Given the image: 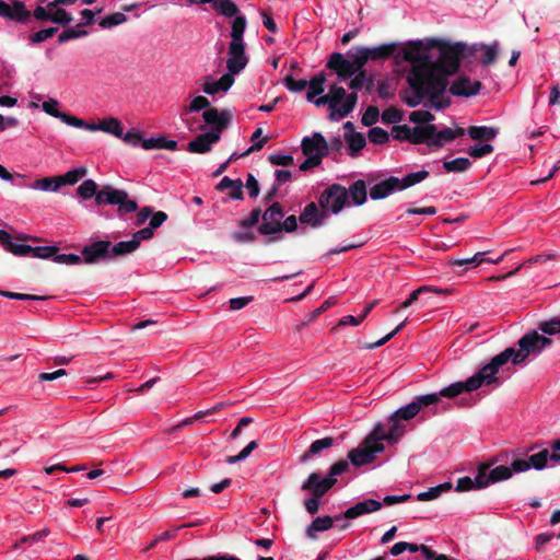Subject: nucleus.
<instances>
[{"label": "nucleus", "instance_id": "0eeeda50", "mask_svg": "<svg viewBox=\"0 0 560 560\" xmlns=\"http://www.w3.org/2000/svg\"><path fill=\"white\" fill-rule=\"evenodd\" d=\"M348 468V462L339 460L335 463L326 477H322L317 472H312L307 480L303 483V490H312L316 497H323L336 483V476L341 475Z\"/></svg>", "mask_w": 560, "mask_h": 560}, {"label": "nucleus", "instance_id": "1a4fd4ad", "mask_svg": "<svg viewBox=\"0 0 560 560\" xmlns=\"http://www.w3.org/2000/svg\"><path fill=\"white\" fill-rule=\"evenodd\" d=\"M518 349L509 347L504 349L508 353V358L513 365H520L526 361L529 355H539L541 353L539 343L537 340V330H529L517 341Z\"/></svg>", "mask_w": 560, "mask_h": 560}, {"label": "nucleus", "instance_id": "f8f14e48", "mask_svg": "<svg viewBox=\"0 0 560 560\" xmlns=\"http://www.w3.org/2000/svg\"><path fill=\"white\" fill-rule=\"evenodd\" d=\"M560 452V439H557L547 446L545 443H533L530 445H523L517 448L504 450L497 455H558Z\"/></svg>", "mask_w": 560, "mask_h": 560}, {"label": "nucleus", "instance_id": "9d476101", "mask_svg": "<svg viewBox=\"0 0 560 560\" xmlns=\"http://www.w3.org/2000/svg\"><path fill=\"white\" fill-rule=\"evenodd\" d=\"M348 201V190L339 185L332 184L327 187L319 197V206L322 210L339 213Z\"/></svg>", "mask_w": 560, "mask_h": 560}, {"label": "nucleus", "instance_id": "f3484780", "mask_svg": "<svg viewBox=\"0 0 560 560\" xmlns=\"http://www.w3.org/2000/svg\"><path fill=\"white\" fill-rule=\"evenodd\" d=\"M482 88L480 81H471L470 78L462 75L450 86V93L454 96L470 97L477 95Z\"/></svg>", "mask_w": 560, "mask_h": 560}, {"label": "nucleus", "instance_id": "6ab92c4d", "mask_svg": "<svg viewBox=\"0 0 560 560\" xmlns=\"http://www.w3.org/2000/svg\"><path fill=\"white\" fill-rule=\"evenodd\" d=\"M219 140V133L214 131L205 132L191 140L187 145V150L191 153L203 154L209 152L211 150V145L217 143Z\"/></svg>", "mask_w": 560, "mask_h": 560}, {"label": "nucleus", "instance_id": "6e6552de", "mask_svg": "<svg viewBox=\"0 0 560 560\" xmlns=\"http://www.w3.org/2000/svg\"><path fill=\"white\" fill-rule=\"evenodd\" d=\"M510 361L508 358V353L504 350L497 355H494L489 363L483 365L476 374L468 377V385L474 388V390L480 388L481 386H489L494 383H499V377L497 374L499 370Z\"/></svg>", "mask_w": 560, "mask_h": 560}, {"label": "nucleus", "instance_id": "cd10ccee", "mask_svg": "<svg viewBox=\"0 0 560 560\" xmlns=\"http://www.w3.org/2000/svg\"><path fill=\"white\" fill-rule=\"evenodd\" d=\"M499 132L497 127L488 126H470L467 128L468 136L476 141H490L493 140Z\"/></svg>", "mask_w": 560, "mask_h": 560}, {"label": "nucleus", "instance_id": "423d86ee", "mask_svg": "<svg viewBox=\"0 0 560 560\" xmlns=\"http://www.w3.org/2000/svg\"><path fill=\"white\" fill-rule=\"evenodd\" d=\"M97 206H118L117 213L119 217H125L138 210V205L135 200L129 198L126 190L114 188L112 185L103 186L96 195Z\"/></svg>", "mask_w": 560, "mask_h": 560}, {"label": "nucleus", "instance_id": "f03ea898", "mask_svg": "<svg viewBox=\"0 0 560 560\" xmlns=\"http://www.w3.org/2000/svg\"><path fill=\"white\" fill-rule=\"evenodd\" d=\"M435 395L416 396L408 405L395 410L386 422H377L358 447L350 450L347 455H375L385 451L384 443L397 444L412 429L410 421L423 408L436 405Z\"/></svg>", "mask_w": 560, "mask_h": 560}, {"label": "nucleus", "instance_id": "ddd939ff", "mask_svg": "<svg viewBox=\"0 0 560 560\" xmlns=\"http://www.w3.org/2000/svg\"><path fill=\"white\" fill-rule=\"evenodd\" d=\"M109 241H96L82 249V257L85 264L94 265L100 261H110Z\"/></svg>", "mask_w": 560, "mask_h": 560}, {"label": "nucleus", "instance_id": "de8ad7c7", "mask_svg": "<svg viewBox=\"0 0 560 560\" xmlns=\"http://www.w3.org/2000/svg\"><path fill=\"white\" fill-rule=\"evenodd\" d=\"M471 162L467 158H457L451 161H444L443 167L450 173H462L469 170Z\"/></svg>", "mask_w": 560, "mask_h": 560}, {"label": "nucleus", "instance_id": "13d9d810", "mask_svg": "<svg viewBox=\"0 0 560 560\" xmlns=\"http://www.w3.org/2000/svg\"><path fill=\"white\" fill-rule=\"evenodd\" d=\"M88 35V32L84 30H75L72 27L63 30L58 36V44H63L71 39H77L80 37H84Z\"/></svg>", "mask_w": 560, "mask_h": 560}, {"label": "nucleus", "instance_id": "a878e982", "mask_svg": "<svg viewBox=\"0 0 560 560\" xmlns=\"http://www.w3.org/2000/svg\"><path fill=\"white\" fill-rule=\"evenodd\" d=\"M435 133V125L416 126L412 128L411 142L412 144L425 143L431 147L432 137Z\"/></svg>", "mask_w": 560, "mask_h": 560}, {"label": "nucleus", "instance_id": "412c9836", "mask_svg": "<svg viewBox=\"0 0 560 560\" xmlns=\"http://www.w3.org/2000/svg\"><path fill=\"white\" fill-rule=\"evenodd\" d=\"M325 219H326L325 211L323 210L320 212L315 202L308 203L299 217V220L301 221V223L308 224L312 228L322 226L325 222Z\"/></svg>", "mask_w": 560, "mask_h": 560}, {"label": "nucleus", "instance_id": "37998d69", "mask_svg": "<svg viewBox=\"0 0 560 560\" xmlns=\"http://www.w3.org/2000/svg\"><path fill=\"white\" fill-rule=\"evenodd\" d=\"M98 186L93 179H85L81 183V185L77 188L78 197L83 200H89L92 197L96 199V195L98 194Z\"/></svg>", "mask_w": 560, "mask_h": 560}, {"label": "nucleus", "instance_id": "338daca9", "mask_svg": "<svg viewBox=\"0 0 560 560\" xmlns=\"http://www.w3.org/2000/svg\"><path fill=\"white\" fill-rule=\"evenodd\" d=\"M401 119L402 113L394 106L386 108L382 113V120L384 124H395L400 121Z\"/></svg>", "mask_w": 560, "mask_h": 560}, {"label": "nucleus", "instance_id": "c85d7f7f", "mask_svg": "<svg viewBox=\"0 0 560 560\" xmlns=\"http://www.w3.org/2000/svg\"><path fill=\"white\" fill-rule=\"evenodd\" d=\"M283 217V208L280 202L276 201L262 213L261 224H267L269 229H275V225L279 224Z\"/></svg>", "mask_w": 560, "mask_h": 560}, {"label": "nucleus", "instance_id": "e433bc0d", "mask_svg": "<svg viewBox=\"0 0 560 560\" xmlns=\"http://www.w3.org/2000/svg\"><path fill=\"white\" fill-rule=\"evenodd\" d=\"M345 139L349 147V154L352 158L358 156L359 152L365 147L366 140L360 132H349L345 135Z\"/></svg>", "mask_w": 560, "mask_h": 560}, {"label": "nucleus", "instance_id": "774afa93", "mask_svg": "<svg viewBox=\"0 0 560 560\" xmlns=\"http://www.w3.org/2000/svg\"><path fill=\"white\" fill-rule=\"evenodd\" d=\"M538 328L547 335H555L560 332V318H552L550 320L541 322Z\"/></svg>", "mask_w": 560, "mask_h": 560}, {"label": "nucleus", "instance_id": "5701e85b", "mask_svg": "<svg viewBox=\"0 0 560 560\" xmlns=\"http://www.w3.org/2000/svg\"><path fill=\"white\" fill-rule=\"evenodd\" d=\"M298 229V219L295 215H289L283 222L275 225V229H269L267 224H260L258 228V232L261 235H273L279 234L282 231L288 233H292Z\"/></svg>", "mask_w": 560, "mask_h": 560}, {"label": "nucleus", "instance_id": "4c0bfd02", "mask_svg": "<svg viewBox=\"0 0 560 560\" xmlns=\"http://www.w3.org/2000/svg\"><path fill=\"white\" fill-rule=\"evenodd\" d=\"M348 190V197L354 205L361 206L366 201V185L362 179L355 180Z\"/></svg>", "mask_w": 560, "mask_h": 560}, {"label": "nucleus", "instance_id": "7ed1b4c3", "mask_svg": "<svg viewBox=\"0 0 560 560\" xmlns=\"http://www.w3.org/2000/svg\"><path fill=\"white\" fill-rule=\"evenodd\" d=\"M529 460L517 459L514 460L511 466H498L488 472V465H480L478 474L475 478L468 476L459 478L455 486V491L465 492L470 490H479L487 488L491 483L503 481L509 479L513 472H523L528 470L532 466L541 470L547 466V459L555 460L556 464H560V457H528Z\"/></svg>", "mask_w": 560, "mask_h": 560}, {"label": "nucleus", "instance_id": "b1692460", "mask_svg": "<svg viewBox=\"0 0 560 560\" xmlns=\"http://www.w3.org/2000/svg\"><path fill=\"white\" fill-rule=\"evenodd\" d=\"M429 292H434V293H438V294H445V293L450 292V290H447V289H440V288L430 287V285H422V287L418 288L417 290H413L410 293L409 298L406 301H404L402 303H400L394 310V313H398L399 311L405 310V308L411 306L413 303L419 301L420 296L423 293H429Z\"/></svg>", "mask_w": 560, "mask_h": 560}, {"label": "nucleus", "instance_id": "052dcab7", "mask_svg": "<svg viewBox=\"0 0 560 560\" xmlns=\"http://www.w3.org/2000/svg\"><path fill=\"white\" fill-rule=\"evenodd\" d=\"M284 85L291 92H302L307 88L308 82L304 79L295 80L292 75H287L283 80Z\"/></svg>", "mask_w": 560, "mask_h": 560}, {"label": "nucleus", "instance_id": "8fccbe9b", "mask_svg": "<svg viewBox=\"0 0 560 560\" xmlns=\"http://www.w3.org/2000/svg\"><path fill=\"white\" fill-rule=\"evenodd\" d=\"M485 254H486L485 252H480V253H476L472 257L451 259L450 265L453 268L464 267V266H468V265L470 267L475 268L485 261V258H483Z\"/></svg>", "mask_w": 560, "mask_h": 560}, {"label": "nucleus", "instance_id": "20e7f679", "mask_svg": "<svg viewBox=\"0 0 560 560\" xmlns=\"http://www.w3.org/2000/svg\"><path fill=\"white\" fill-rule=\"evenodd\" d=\"M427 48H438L440 57L436 61L431 59L430 67L432 68L433 77L442 81L445 90L448 86V75L455 74L460 67V61L467 55H474L476 47H468L464 43L450 44L441 39H430L427 43Z\"/></svg>", "mask_w": 560, "mask_h": 560}, {"label": "nucleus", "instance_id": "09e8293b", "mask_svg": "<svg viewBox=\"0 0 560 560\" xmlns=\"http://www.w3.org/2000/svg\"><path fill=\"white\" fill-rule=\"evenodd\" d=\"M101 131L106 133H110L117 138L122 137V125L121 122L114 117L103 119L100 121Z\"/></svg>", "mask_w": 560, "mask_h": 560}, {"label": "nucleus", "instance_id": "4468645a", "mask_svg": "<svg viewBox=\"0 0 560 560\" xmlns=\"http://www.w3.org/2000/svg\"><path fill=\"white\" fill-rule=\"evenodd\" d=\"M202 118L207 125L212 126V130L217 133H221L230 125L233 114L229 109L221 112L215 107H210L202 113Z\"/></svg>", "mask_w": 560, "mask_h": 560}, {"label": "nucleus", "instance_id": "603ef678", "mask_svg": "<svg viewBox=\"0 0 560 560\" xmlns=\"http://www.w3.org/2000/svg\"><path fill=\"white\" fill-rule=\"evenodd\" d=\"M126 21L127 16L122 12H116L100 20L98 25L102 28H110L113 26L120 25Z\"/></svg>", "mask_w": 560, "mask_h": 560}, {"label": "nucleus", "instance_id": "2eb2a0df", "mask_svg": "<svg viewBox=\"0 0 560 560\" xmlns=\"http://www.w3.org/2000/svg\"><path fill=\"white\" fill-rule=\"evenodd\" d=\"M0 16L9 21L25 23L31 18V12L22 1H13L12 4L0 0Z\"/></svg>", "mask_w": 560, "mask_h": 560}, {"label": "nucleus", "instance_id": "393cba45", "mask_svg": "<svg viewBox=\"0 0 560 560\" xmlns=\"http://www.w3.org/2000/svg\"><path fill=\"white\" fill-rule=\"evenodd\" d=\"M474 388L468 385V378L464 382L453 383L444 388H442L439 393H432L431 395H435L438 397L436 405L441 401V397L446 398H455L464 392H472Z\"/></svg>", "mask_w": 560, "mask_h": 560}, {"label": "nucleus", "instance_id": "c756f323", "mask_svg": "<svg viewBox=\"0 0 560 560\" xmlns=\"http://www.w3.org/2000/svg\"><path fill=\"white\" fill-rule=\"evenodd\" d=\"M58 102L55 100L46 101L42 104L43 110L47 113L48 115L56 117L60 119L62 122L69 125V124H79L75 120V116H72L70 114H67L65 112H60L58 108Z\"/></svg>", "mask_w": 560, "mask_h": 560}, {"label": "nucleus", "instance_id": "2f4dec72", "mask_svg": "<svg viewBox=\"0 0 560 560\" xmlns=\"http://www.w3.org/2000/svg\"><path fill=\"white\" fill-rule=\"evenodd\" d=\"M397 47L398 44L396 43L382 44L372 48L368 47L370 60H386L395 54Z\"/></svg>", "mask_w": 560, "mask_h": 560}, {"label": "nucleus", "instance_id": "a18cd8bd", "mask_svg": "<svg viewBox=\"0 0 560 560\" xmlns=\"http://www.w3.org/2000/svg\"><path fill=\"white\" fill-rule=\"evenodd\" d=\"M455 140V135H453V129L445 127L442 130L438 131L435 127V133L432 137L431 147L442 148L445 143L452 142Z\"/></svg>", "mask_w": 560, "mask_h": 560}, {"label": "nucleus", "instance_id": "473e14b6", "mask_svg": "<svg viewBox=\"0 0 560 560\" xmlns=\"http://www.w3.org/2000/svg\"><path fill=\"white\" fill-rule=\"evenodd\" d=\"M225 406H226V402L220 401L214 407H212L211 409H208L206 411H199V412L195 413L192 417L184 419L182 422H179L178 424L174 425L171 429V431L175 432V431H178V430L183 429L184 427L190 425L195 421L201 420L206 416H210V415H212V413H214L217 411H220V410L224 409Z\"/></svg>", "mask_w": 560, "mask_h": 560}, {"label": "nucleus", "instance_id": "c03bdc74", "mask_svg": "<svg viewBox=\"0 0 560 560\" xmlns=\"http://www.w3.org/2000/svg\"><path fill=\"white\" fill-rule=\"evenodd\" d=\"M88 173V170L85 167H78L68 171L63 175H58L60 186L66 185H74L77 184L81 178H83Z\"/></svg>", "mask_w": 560, "mask_h": 560}, {"label": "nucleus", "instance_id": "7c9ffc66", "mask_svg": "<svg viewBox=\"0 0 560 560\" xmlns=\"http://www.w3.org/2000/svg\"><path fill=\"white\" fill-rule=\"evenodd\" d=\"M348 56L351 60L353 69H355V73L359 70H363V67L370 60L368 47L364 46L352 47V49L348 51Z\"/></svg>", "mask_w": 560, "mask_h": 560}, {"label": "nucleus", "instance_id": "5fc2aeb1", "mask_svg": "<svg viewBox=\"0 0 560 560\" xmlns=\"http://www.w3.org/2000/svg\"><path fill=\"white\" fill-rule=\"evenodd\" d=\"M368 137L374 144H384L389 140L388 132L381 127H372L368 132Z\"/></svg>", "mask_w": 560, "mask_h": 560}, {"label": "nucleus", "instance_id": "4be33fe9", "mask_svg": "<svg viewBox=\"0 0 560 560\" xmlns=\"http://www.w3.org/2000/svg\"><path fill=\"white\" fill-rule=\"evenodd\" d=\"M234 83V77L224 73L218 81L212 82L211 77L208 75L205 78V83L202 84V91L206 94L214 95L218 92H228Z\"/></svg>", "mask_w": 560, "mask_h": 560}, {"label": "nucleus", "instance_id": "3c124183", "mask_svg": "<svg viewBox=\"0 0 560 560\" xmlns=\"http://www.w3.org/2000/svg\"><path fill=\"white\" fill-rule=\"evenodd\" d=\"M428 177H429L428 171H419L416 173H410L400 179V189L402 190V189L409 188V187L424 180Z\"/></svg>", "mask_w": 560, "mask_h": 560}, {"label": "nucleus", "instance_id": "f704fd0d", "mask_svg": "<svg viewBox=\"0 0 560 560\" xmlns=\"http://www.w3.org/2000/svg\"><path fill=\"white\" fill-rule=\"evenodd\" d=\"M453 488L452 482H443L438 486L429 488L427 491L418 493L417 500L421 502L438 499L442 493L450 491Z\"/></svg>", "mask_w": 560, "mask_h": 560}, {"label": "nucleus", "instance_id": "a211bd4d", "mask_svg": "<svg viewBox=\"0 0 560 560\" xmlns=\"http://www.w3.org/2000/svg\"><path fill=\"white\" fill-rule=\"evenodd\" d=\"M301 149L304 155H315L323 153L328 154V142L319 132H315L311 138L306 137L302 140Z\"/></svg>", "mask_w": 560, "mask_h": 560}, {"label": "nucleus", "instance_id": "4d7b16f0", "mask_svg": "<svg viewBox=\"0 0 560 560\" xmlns=\"http://www.w3.org/2000/svg\"><path fill=\"white\" fill-rule=\"evenodd\" d=\"M493 150H494V148L492 144L483 143V144H475V145L470 147L467 150V153L474 159H480V158H483V156L492 153Z\"/></svg>", "mask_w": 560, "mask_h": 560}, {"label": "nucleus", "instance_id": "dca6fc26", "mask_svg": "<svg viewBox=\"0 0 560 560\" xmlns=\"http://www.w3.org/2000/svg\"><path fill=\"white\" fill-rule=\"evenodd\" d=\"M326 67L332 70L341 80L349 79L355 73L351 60L347 59L341 52H332L327 60Z\"/></svg>", "mask_w": 560, "mask_h": 560}, {"label": "nucleus", "instance_id": "bf43d9fd", "mask_svg": "<svg viewBox=\"0 0 560 560\" xmlns=\"http://www.w3.org/2000/svg\"><path fill=\"white\" fill-rule=\"evenodd\" d=\"M262 219V212L260 208H255L250 211L249 215L245 219H242L238 222V225L243 229H250L256 225L259 220Z\"/></svg>", "mask_w": 560, "mask_h": 560}, {"label": "nucleus", "instance_id": "f257e3e1", "mask_svg": "<svg viewBox=\"0 0 560 560\" xmlns=\"http://www.w3.org/2000/svg\"><path fill=\"white\" fill-rule=\"evenodd\" d=\"M421 40L408 42L402 50V58L411 63L407 74L408 90H405L401 98L409 107L418 106L424 98H428L429 106L436 110L448 107L450 98H444L445 85L433 77L430 67L431 57L425 52L429 50Z\"/></svg>", "mask_w": 560, "mask_h": 560}, {"label": "nucleus", "instance_id": "680f3d73", "mask_svg": "<svg viewBox=\"0 0 560 560\" xmlns=\"http://www.w3.org/2000/svg\"><path fill=\"white\" fill-rule=\"evenodd\" d=\"M73 20L72 15L66 11L65 9H56L54 12H51L50 15V22L60 24V25H68Z\"/></svg>", "mask_w": 560, "mask_h": 560}, {"label": "nucleus", "instance_id": "864d4df0", "mask_svg": "<svg viewBox=\"0 0 560 560\" xmlns=\"http://www.w3.org/2000/svg\"><path fill=\"white\" fill-rule=\"evenodd\" d=\"M4 249L15 256H28L31 255V250H33V247L26 244H16L10 237L7 242Z\"/></svg>", "mask_w": 560, "mask_h": 560}, {"label": "nucleus", "instance_id": "c9c22d12", "mask_svg": "<svg viewBox=\"0 0 560 560\" xmlns=\"http://www.w3.org/2000/svg\"><path fill=\"white\" fill-rule=\"evenodd\" d=\"M307 92L306 98L308 102L314 101V98L324 92V84L326 82V77L324 73L316 74L312 77L310 81H307Z\"/></svg>", "mask_w": 560, "mask_h": 560}, {"label": "nucleus", "instance_id": "49530a36", "mask_svg": "<svg viewBox=\"0 0 560 560\" xmlns=\"http://www.w3.org/2000/svg\"><path fill=\"white\" fill-rule=\"evenodd\" d=\"M332 518L328 515L316 517L311 525L307 527V535L310 537H315L313 532H325L332 527Z\"/></svg>", "mask_w": 560, "mask_h": 560}, {"label": "nucleus", "instance_id": "bb28decb", "mask_svg": "<svg viewBox=\"0 0 560 560\" xmlns=\"http://www.w3.org/2000/svg\"><path fill=\"white\" fill-rule=\"evenodd\" d=\"M100 465L106 468V475L125 476L131 470L126 457H115L112 460L102 462Z\"/></svg>", "mask_w": 560, "mask_h": 560}, {"label": "nucleus", "instance_id": "79ce46f5", "mask_svg": "<svg viewBox=\"0 0 560 560\" xmlns=\"http://www.w3.org/2000/svg\"><path fill=\"white\" fill-rule=\"evenodd\" d=\"M246 18L243 15H238L234 19L231 28V42L244 43V32L246 30Z\"/></svg>", "mask_w": 560, "mask_h": 560}, {"label": "nucleus", "instance_id": "72a5a7b5", "mask_svg": "<svg viewBox=\"0 0 560 560\" xmlns=\"http://www.w3.org/2000/svg\"><path fill=\"white\" fill-rule=\"evenodd\" d=\"M136 250H137V243L132 242V240L121 241L114 245L110 243V245H109L110 260L119 258V257H124V256L129 255Z\"/></svg>", "mask_w": 560, "mask_h": 560}, {"label": "nucleus", "instance_id": "0e129e2a", "mask_svg": "<svg viewBox=\"0 0 560 560\" xmlns=\"http://www.w3.org/2000/svg\"><path fill=\"white\" fill-rule=\"evenodd\" d=\"M58 253V248L56 246H37L33 247L31 250V255L36 258L47 259L55 256Z\"/></svg>", "mask_w": 560, "mask_h": 560}, {"label": "nucleus", "instance_id": "9b49d317", "mask_svg": "<svg viewBox=\"0 0 560 560\" xmlns=\"http://www.w3.org/2000/svg\"><path fill=\"white\" fill-rule=\"evenodd\" d=\"M228 55V73L234 77L244 70L248 63V57L245 52V43L230 42Z\"/></svg>", "mask_w": 560, "mask_h": 560}, {"label": "nucleus", "instance_id": "a19ab883", "mask_svg": "<svg viewBox=\"0 0 560 560\" xmlns=\"http://www.w3.org/2000/svg\"><path fill=\"white\" fill-rule=\"evenodd\" d=\"M337 442V439L326 436L319 440H316L311 443L308 446V450L304 452L303 455H317L322 452H326L330 450L331 446H334Z\"/></svg>", "mask_w": 560, "mask_h": 560}, {"label": "nucleus", "instance_id": "6e6d98bb", "mask_svg": "<svg viewBox=\"0 0 560 560\" xmlns=\"http://www.w3.org/2000/svg\"><path fill=\"white\" fill-rule=\"evenodd\" d=\"M409 120L419 126L431 125L434 120V115L428 110H415L409 115Z\"/></svg>", "mask_w": 560, "mask_h": 560}, {"label": "nucleus", "instance_id": "58836bf2", "mask_svg": "<svg viewBox=\"0 0 560 560\" xmlns=\"http://www.w3.org/2000/svg\"><path fill=\"white\" fill-rule=\"evenodd\" d=\"M31 187L35 190L55 192V191H58L61 186H60L59 177L57 175V176L38 178L32 183Z\"/></svg>", "mask_w": 560, "mask_h": 560}, {"label": "nucleus", "instance_id": "e2e57ef3", "mask_svg": "<svg viewBox=\"0 0 560 560\" xmlns=\"http://www.w3.org/2000/svg\"><path fill=\"white\" fill-rule=\"evenodd\" d=\"M380 117V110L376 106H369L366 110L363 113L361 122L362 125L366 127L373 126L375 122H377Z\"/></svg>", "mask_w": 560, "mask_h": 560}, {"label": "nucleus", "instance_id": "69168bd1", "mask_svg": "<svg viewBox=\"0 0 560 560\" xmlns=\"http://www.w3.org/2000/svg\"><path fill=\"white\" fill-rule=\"evenodd\" d=\"M268 161L272 165H279V166H289L294 163V159L292 155L282 154L281 152L271 153L268 156Z\"/></svg>", "mask_w": 560, "mask_h": 560}, {"label": "nucleus", "instance_id": "39448f33", "mask_svg": "<svg viewBox=\"0 0 560 560\" xmlns=\"http://www.w3.org/2000/svg\"><path fill=\"white\" fill-rule=\"evenodd\" d=\"M312 102L317 107L327 105L330 109L329 119L339 120L353 112L358 103V94H347L342 86L331 84L327 94L320 95Z\"/></svg>", "mask_w": 560, "mask_h": 560}, {"label": "nucleus", "instance_id": "ea45409f", "mask_svg": "<svg viewBox=\"0 0 560 560\" xmlns=\"http://www.w3.org/2000/svg\"><path fill=\"white\" fill-rule=\"evenodd\" d=\"M212 8L225 18H236L240 12L237 4L232 0H214Z\"/></svg>", "mask_w": 560, "mask_h": 560}, {"label": "nucleus", "instance_id": "aec40b11", "mask_svg": "<svg viewBox=\"0 0 560 560\" xmlns=\"http://www.w3.org/2000/svg\"><path fill=\"white\" fill-rule=\"evenodd\" d=\"M395 190H401L400 179L398 177L390 176L380 182L378 184L374 185L370 189V197L373 200L384 199Z\"/></svg>", "mask_w": 560, "mask_h": 560}]
</instances>
